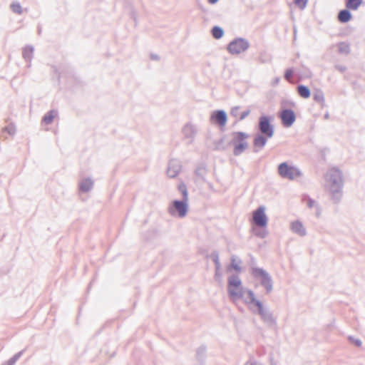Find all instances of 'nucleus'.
<instances>
[{"label": "nucleus", "mask_w": 365, "mask_h": 365, "mask_svg": "<svg viewBox=\"0 0 365 365\" xmlns=\"http://www.w3.org/2000/svg\"><path fill=\"white\" fill-rule=\"evenodd\" d=\"M331 198L334 203H338L342 197L344 185L342 172L336 168L330 169L327 175Z\"/></svg>", "instance_id": "1"}, {"label": "nucleus", "mask_w": 365, "mask_h": 365, "mask_svg": "<svg viewBox=\"0 0 365 365\" xmlns=\"http://www.w3.org/2000/svg\"><path fill=\"white\" fill-rule=\"evenodd\" d=\"M232 139L228 143V145H233V155L239 156L242 154L248 148L247 139L249 135L242 131L233 132Z\"/></svg>", "instance_id": "2"}, {"label": "nucleus", "mask_w": 365, "mask_h": 365, "mask_svg": "<svg viewBox=\"0 0 365 365\" xmlns=\"http://www.w3.org/2000/svg\"><path fill=\"white\" fill-rule=\"evenodd\" d=\"M227 293L230 299H240L244 296L242 282L237 274H232L227 279Z\"/></svg>", "instance_id": "3"}, {"label": "nucleus", "mask_w": 365, "mask_h": 365, "mask_svg": "<svg viewBox=\"0 0 365 365\" xmlns=\"http://www.w3.org/2000/svg\"><path fill=\"white\" fill-rule=\"evenodd\" d=\"M250 274L255 279H259L260 285L265 289L266 293L269 294L273 290V280L271 275L263 268L252 267Z\"/></svg>", "instance_id": "4"}, {"label": "nucleus", "mask_w": 365, "mask_h": 365, "mask_svg": "<svg viewBox=\"0 0 365 365\" xmlns=\"http://www.w3.org/2000/svg\"><path fill=\"white\" fill-rule=\"evenodd\" d=\"M188 200H174L169 205L168 211L173 217H178L180 218L185 217L188 212Z\"/></svg>", "instance_id": "5"}, {"label": "nucleus", "mask_w": 365, "mask_h": 365, "mask_svg": "<svg viewBox=\"0 0 365 365\" xmlns=\"http://www.w3.org/2000/svg\"><path fill=\"white\" fill-rule=\"evenodd\" d=\"M250 46V44L247 39L237 37L227 44V50L231 55H239L247 51Z\"/></svg>", "instance_id": "6"}, {"label": "nucleus", "mask_w": 365, "mask_h": 365, "mask_svg": "<svg viewBox=\"0 0 365 365\" xmlns=\"http://www.w3.org/2000/svg\"><path fill=\"white\" fill-rule=\"evenodd\" d=\"M274 117L272 115H261L257 125L259 133L272 138L274 134V125L272 123Z\"/></svg>", "instance_id": "7"}, {"label": "nucleus", "mask_w": 365, "mask_h": 365, "mask_svg": "<svg viewBox=\"0 0 365 365\" xmlns=\"http://www.w3.org/2000/svg\"><path fill=\"white\" fill-rule=\"evenodd\" d=\"M250 310L254 313L259 315L261 319L269 327H273L277 325L276 318L274 317L273 313L267 308L264 307L263 304H259L256 307V310L250 307Z\"/></svg>", "instance_id": "8"}, {"label": "nucleus", "mask_w": 365, "mask_h": 365, "mask_svg": "<svg viewBox=\"0 0 365 365\" xmlns=\"http://www.w3.org/2000/svg\"><path fill=\"white\" fill-rule=\"evenodd\" d=\"M279 175L284 179L294 180L302 175L301 171L296 167L289 165L287 162H283L277 168Z\"/></svg>", "instance_id": "9"}, {"label": "nucleus", "mask_w": 365, "mask_h": 365, "mask_svg": "<svg viewBox=\"0 0 365 365\" xmlns=\"http://www.w3.org/2000/svg\"><path fill=\"white\" fill-rule=\"evenodd\" d=\"M252 225H256L260 228L267 227L268 217L265 213L264 206L260 205L252 212Z\"/></svg>", "instance_id": "10"}, {"label": "nucleus", "mask_w": 365, "mask_h": 365, "mask_svg": "<svg viewBox=\"0 0 365 365\" xmlns=\"http://www.w3.org/2000/svg\"><path fill=\"white\" fill-rule=\"evenodd\" d=\"M279 117L282 124L285 128L291 127L296 120V114L291 108L283 109Z\"/></svg>", "instance_id": "11"}, {"label": "nucleus", "mask_w": 365, "mask_h": 365, "mask_svg": "<svg viewBox=\"0 0 365 365\" xmlns=\"http://www.w3.org/2000/svg\"><path fill=\"white\" fill-rule=\"evenodd\" d=\"M210 120L214 124L218 125L220 127H224L227 121V113L223 110H215L210 115Z\"/></svg>", "instance_id": "12"}, {"label": "nucleus", "mask_w": 365, "mask_h": 365, "mask_svg": "<svg viewBox=\"0 0 365 365\" xmlns=\"http://www.w3.org/2000/svg\"><path fill=\"white\" fill-rule=\"evenodd\" d=\"M182 165L180 162L176 159H172L168 163L167 175L170 178H175L180 172Z\"/></svg>", "instance_id": "13"}, {"label": "nucleus", "mask_w": 365, "mask_h": 365, "mask_svg": "<svg viewBox=\"0 0 365 365\" xmlns=\"http://www.w3.org/2000/svg\"><path fill=\"white\" fill-rule=\"evenodd\" d=\"M182 134L185 139L188 140V144H191L197 133V129L194 125L190 123H186L182 128Z\"/></svg>", "instance_id": "14"}, {"label": "nucleus", "mask_w": 365, "mask_h": 365, "mask_svg": "<svg viewBox=\"0 0 365 365\" xmlns=\"http://www.w3.org/2000/svg\"><path fill=\"white\" fill-rule=\"evenodd\" d=\"M271 138L272 137H267L266 135L261 133L256 134L253 139V152L257 153L259 149L263 148L265 146L267 140Z\"/></svg>", "instance_id": "15"}, {"label": "nucleus", "mask_w": 365, "mask_h": 365, "mask_svg": "<svg viewBox=\"0 0 365 365\" xmlns=\"http://www.w3.org/2000/svg\"><path fill=\"white\" fill-rule=\"evenodd\" d=\"M291 230L299 236L304 237L307 235V231L302 222L299 220H295L291 223Z\"/></svg>", "instance_id": "16"}, {"label": "nucleus", "mask_w": 365, "mask_h": 365, "mask_svg": "<svg viewBox=\"0 0 365 365\" xmlns=\"http://www.w3.org/2000/svg\"><path fill=\"white\" fill-rule=\"evenodd\" d=\"M248 297L244 299L245 304L250 306V308L252 307H257L262 304V302L256 299L255 293L251 289H247Z\"/></svg>", "instance_id": "17"}, {"label": "nucleus", "mask_w": 365, "mask_h": 365, "mask_svg": "<svg viewBox=\"0 0 365 365\" xmlns=\"http://www.w3.org/2000/svg\"><path fill=\"white\" fill-rule=\"evenodd\" d=\"M351 18L352 14L350 11V9H348L347 8L340 10L337 15L338 21L342 24L349 22Z\"/></svg>", "instance_id": "18"}, {"label": "nucleus", "mask_w": 365, "mask_h": 365, "mask_svg": "<svg viewBox=\"0 0 365 365\" xmlns=\"http://www.w3.org/2000/svg\"><path fill=\"white\" fill-rule=\"evenodd\" d=\"M93 184L91 178H85L79 182V190L82 192H88L93 188Z\"/></svg>", "instance_id": "19"}, {"label": "nucleus", "mask_w": 365, "mask_h": 365, "mask_svg": "<svg viewBox=\"0 0 365 365\" xmlns=\"http://www.w3.org/2000/svg\"><path fill=\"white\" fill-rule=\"evenodd\" d=\"M207 347L205 345H201L196 349V360L200 364H203L206 358Z\"/></svg>", "instance_id": "20"}, {"label": "nucleus", "mask_w": 365, "mask_h": 365, "mask_svg": "<svg viewBox=\"0 0 365 365\" xmlns=\"http://www.w3.org/2000/svg\"><path fill=\"white\" fill-rule=\"evenodd\" d=\"M34 46L31 45H27L23 48L22 56L26 62L31 63L34 56Z\"/></svg>", "instance_id": "21"}, {"label": "nucleus", "mask_w": 365, "mask_h": 365, "mask_svg": "<svg viewBox=\"0 0 365 365\" xmlns=\"http://www.w3.org/2000/svg\"><path fill=\"white\" fill-rule=\"evenodd\" d=\"M297 91L299 96L304 98H308L311 96L310 89L308 86L302 84H299L297 87Z\"/></svg>", "instance_id": "22"}, {"label": "nucleus", "mask_w": 365, "mask_h": 365, "mask_svg": "<svg viewBox=\"0 0 365 365\" xmlns=\"http://www.w3.org/2000/svg\"><path fill=\"white\" fill-rule=\"evenodd\" d=\"M252 232L254 235L261 239L265 238L268 235L267 227L260 228L256 225H252Z\"/></svg>", "instance_id": "23"}, {"label": "nucleus", "mask_w": 365, "mask_h": 365, "mask_svg": "<svg viewBox=\"0 0 365 365\" xmlns=\"http://www.w3.org/2000/svg\"><path fill=\"white\" fill-rule=\"evenodd\" d=\"M58 112L55 110H51L48 112H47L43 117L42 118V123L49 125L53 121L56 115H57Z\"/></svg>", "instance_id": "24"}, {"label": "nucleus", "mask_w": 365, "mask_h": 365, "mask_svg": "<svg viewBox=\"0 0 365 365\" xmlns=\"http://www.w3.org/2000/svg\"><path fill=\"white\" fill-rule=\"evenodd\" d=\"M313 99L318 103H319L322 107L324 106V95L322 90L317 89L313 93Z\"/></svg>", "instance_id": "25"}, {"label": "nucleus", "mask_w": 365, "mask_h": 365, "mask_svg": "<svg viewBox=\"0 0 365 365\" xmlns=\"http://www.w3.org/2000/svg\"><path fill=\"white\" fill-rule=\"evenodd\" d=\"M363 3V0H346V8L350 10L356 11Z\"/></svg>", "instance_id": "26"}, {"label": "nucleus", "mask_w": 365, "mask_h": 365, "mask_svg": "<svg viewBox=\"0 0 365 365\" xmlns=\"http://www.w3.org/2000/svg\"><path fill=\"white\" fill-rule=\"evenodd\" d=\"M207 173V168L206 165L205 164H201L197 167V168L195 170V175L201 179L202 180L205 181V176Z\"/></svg>", "instance_id": "27"}, {"label": "nucleus", "mask_w": 365, "mask_h": 365, "mask_svg": "<svg viewBox=\"0 0 365 365\" xmlns=\"http://www.w3.org/2000/svg\"><path fill=\"white\" fill-rule=\"evenodd\" d=\"M211 34L214 38L220 39L224 36V30L219 26H214L211 29Z\"/></svg>", "instance_id": "28"}, {"label": "nucleus", "mask_w": 365, "mask_h": 365, "mask_svg": "<svg viewBox=\"0 0 365 365\" xmlns=\"http://www.w3.org/2000/svg\"><path fill=\"white\" fill-rule=\"evenodd\" d=\"M338 52L342 54H349L351 51L350 45L346 42H339L337 44Z\"/></svg>", "instance_id": "29"}, {"label": "nucleus", "mask_w": 365, "mask_h": 365, "mask_svg": "<svg viewBox=\"0 0 365 365\" xmlns=\"http://www.w3.org/2000/svg\"><path fill=\"white\" fill-rule=\"evenodd\" d=\"M178 189L179 192H180L182 193V199L188 200V192H187V188L186 185L183 182H181L178 185Z\"/></svg>", "instance_id": "30"}, {"label": "nucleus", "mask_w": 365, "mask_h": 365, "mask_svg": "<svg viewBox=\"0 0 365 365\" xmlns=\"http://www.w3.org/2000/svg\"><path fill=\"white\" fill-rule=\"evenodd\" d=\"M225 137L221 138L218 140L215 141V150H225L227 148L228 144L227 145L224 143Z\"/></svg>", "instance_id": "31"}, {"label": "nucleus", "mask_w": 365, "mask_h": 365, "mask_svg": "<svg viewBox=\"0 0 365 365\" xmlns=\"http://www.w3.org/2000/svg\"><path fill=\"white\" fill-rule=\"evenodd\" d=\"M242 261L241 259H239L238 263L235 262V256H232L231 257V263L230 265V267L233 269L237 273H240L242 272V267L240 266L239 264H241Z\"/></svg>", "instance_id": "32"}, {"label": "nucleus", "mask_w": 365, "mask_h": 365, "mask_svg": "<svg viewBox=\"0 0 365 365\" xmlns=\"http://www.w3.org/2000/svg\"><path fill=\"white\" fill-rule=\"evenodd\" d=\"M3 131L6 132L10 135H14L16 133V126L14 123H10L3 129Z\"/></svg>", "instance_id": "33"}, {"label": "nucleus", "mask_w": 365, "mask_h": 365, "mask_svg": "<svg viewBox=\"0 0 365 365\" xmlns=\"http://www.w3.org/2000/svg\"><path fill=\"white\" fill-rule=\"evenodd\" d=\"M309 0H293L294 5L301 10H304L307 5Z\"/></svg>", "instance_id": "34"}, {"label": "nucleus", "mask_w": 365, "mask_h": 365, "mask_svg": "<svg viewBox=\"0 0 365 365\" xmlns=\"http://www.w3.org/2000/svg\"><path fill=\"white\" fill-rule=\"evenodd\" d=\"M294 73V71L293 68H289L286 69L284 74V78L288 82L291 83V78L293 76Z\"/></svg>", "instance_id": "35"}, {"label": "nucleus", "mask_w": 365, "mask_h": 365, "mask_svg": "<svg viewBox=\"0 0 365 365\" xmlns=\"http://www.w3.org/2000/svg\"><path fill=\"white\" fill-rule=\"evenodd\" d=\"M11 9L14 13L21 14L22 13L21 6L18 2H14L11 4Z\"/></svg>", "instance_id": "36"}, {"label": "nucleus", "mask_w": 365, "mask_h": 365, "mask_svg": "<svg viewBox=\"0 0 365 365\" xmlns=\"http://www.w3.org/2000/svg\"><path fill=\"white\" fill-rule=\"evenodd\" d=\"M348 339L351 343L354 344L357 347H360L362 344V342L359 339H356L352 336H349Z\"/></svg>", "instance_id": "37"}, {"label": "nucleus", "mask_w": 365, "mask_h": 365, "mask_svg": "<svg viewBox=\"0 0 365 365\" xmlns=\"http://www.w3.org/2000/svg\"><path fill=\"white\" fill-rule=\"evenodd\" d=\"M210 258L212 259V260L213 261V262H217L219 261V253L217 250H214L211 252L210 255Z\"/></svg>", "instance_id": "38"}, {"label": "nucleus", "mask_w": 365, "mask_h": 365, "mask_svg": "<svg viewBox=\"0 0 365 365\" xmlns=\"http://www.w3.org/2000/svg\"><path fill=\"white\" fill-rule=\"evenodd\" d=\"M240 106H235L231 109L230 115L233 117H237L239 115Z\"/></svg>", "instance_id": "39"}, {"label": "nucleus", "mask_w": 365, "mask_h": 365, "mask_svg": "<svg viewBox=\"0 0 365 365\" xmlns=\"http://www.w3.org/2000/svg\"><path fill=\"white\" fill-rule=\"evenodd\" d=\"M250 110H249V109L242 112L239 117L238 120H244L245 118H247L250 115Z\"/></svg>", "instance_id": "40"}, {"label": "nucleus", "mask_w": 365, "mask_h": 365, "mask_svg": "<svg viewBox=\"0 0 365 365\" xmlns=\"http://www.w3.org/2000/svg\"><path fill=\"white\" fill-rule=\"evenodd\" d=\"M222 277L220 269H215L214 278L216 281H220Z\"/></svg>", "instance_id": "41"}, {"label": "nucleus", "mask_w": 365, "mask_h": 365, "mask_svg": "<svg viewBox=\"0 0 365 365\" xmlns=\"http://www.w3.org/2000/svg\"><path fill=\"white\" fill-rule=\"evenodd\" d=\"M335 68L340 71L341 73H344V71H346V67L343 65H336Z\"/></svg>", "instance_id": "42"}, {"label": "nucleus", "mask_w": 365, "mask_h": 365, "mask_svg": "<svg viewBox=\"0 0 365 365\" xmlns=\"http://www.w3.org/2000/svg\"><path fill=\"white\" fill-rule=\"evenodd\" d=\"M307 206L309 208L313 207L315 204V201L313 199L310 198L309 197H307Z\"/></svg>", "instance_id": "43"}, {"label": "nucleus", "mask_w": 365, "mask_h": 365, "mask_svg": "<svg viewBox=\"0 0 365 365\" xmlns=\"http://www.w3.org/2000/svg\"><path fill=\"white\" fill-rule=\"evenodd\" d=\"M150 58H151L152 60H154V61H158V60H160V57H159V56H158V55H157V54H155V53H151V54H150Z\"/></svg>", "instance_id": "44"}, {"label": "nucleus", "mask_w": 365, "mask_h": 365, "mask_svg": "<svg viewBox=\"0 0 365 365\" xmlns=\"http://www.w3.org/2000/svg\"><path fill=\"white\" fill-rule=\"evenodd\" d=\"M214 264H215V269H220L221 264H220V260L217 262H215Z\"/></svg>", "instance_id": "45"}, {"label": "nucleus", "mask_w": 365, "mask_h": 365, "mask_svg": "<svg viewBox=\"0 0 365 365\" xmlns=\"http://www.w3.org/2000/svg\"><path fill=\"white\" fill-rule=\"evenodd\" d=\"M279 81H280V78L279 77L275 78L273 80V83H272L273 86H277L279 83Z\"/></svg>", "instance_id": "46"}, {"label": "nucleus", "mask_w": 365, "mask_h": 365, "mask_svg": "<svg viewBox=\"0 0 365 365\" xmlns=\"http://www.w3.org/2000/svg\"><path fill=\"white\" fill-rule=\"evenodd\" d=\"M219 0H207V1L210 4H216Z\"/></svg>", "instance_id": "47"}, {"label": "nucleus", "mask_w": 365, "mask_h": 365, "mask_svg": "<svg viewBox=\"0 0 365 365\" xmlns=\"http://www.w3.org/2000/svg\"><path fill=\"white\" fill-rule=\"evenodd\" d=\"M324 118L325 119H328V118H329V113H325V114H324Z\"/></svg>", "instance_id": "48"}, {"label": "nucleus", "mask_w": 365, "mask_h": 365, "mask_svg": "<svg viewBox=\"0 0 365 365\" xmlns=\"http://www.w3.org/2000/svg\"><path fill=\"white\" fill-rule=\"evenodd\" d=\"M208 186H209L210 189L213 190V186H212V183L208 182Z\"/></svg>", "instance_id": "49"}, {"label": "nucleus", "mask_w": 365, "mask_h": 365, "mask_svg": "<svg viewBox=\"0 0 365 365\" xmlns=\"http://www.w3.org/2000/svg\"><path fill=\"white\" fill-rule=\"evenodd\" d=\"M41 31V29L38 28V34H40Z\"/></svg>", "instance_id": "50"}, {"label": "nucleus", "mask_w": 365, "mask_h": 365, "mask_svg": "<svg viewBox=\"0 0 365 365\" xmlns=\"http://www.w3.org/2000/svg\"><path fill=\"white\" fill-rule=\"evenodd\" d=\"M250 365H257V364H256V362H253Z\"/></svg>", "instance_id": "51"}]
</instances>
